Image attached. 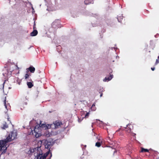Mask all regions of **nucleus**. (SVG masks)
I'll list each match as a JSON object with an SVG mask.
<instances>
[{
	"instance_id": "f257e3e1",
	"label": "nucleus",
	"mask_w": 159,
	"mask_h": 159,
	"mask_svg": "<svg viewBox=\"0 0 159 159\" xmlns=\"http://www.w3.org/2000/svg\"><path fill=\"white\" fill-rule=\"evenodd\" d=\"M33 150V153L35 157L34 159H46V157L50 154L49 157L47 159H50L52 157V154L50 151L47 152L43 154L42 151L41 149V146L37 147L32 149L31 152Z\"/></svg>"
},
{
	"instance_id": "f03ea898",
	"label": "nucleus",
	"mask_w": 159,
	"mask_h": 159,
	"mask_svg": "<svg viewBox=\"0 0 159 159\" xmlns=\"http://www.w3.org/2000/svg\"><path fill=\"white\" fill-rule=\"evenodd\" d=\"M17 134L16 132H12L9 134L8 136L4 140H0V151L1 150L4 151L7 150V143L10 142L16 138Z\"/></svg>"
},
{
	"instance_id": "7ed1b4c3",
	"label": "nucleus",
	"mask_w": 159,
	"mask_h": 159,
	"mask_svg": "<svg viewBox=\"0 0 159 159\" xmlns=\"http://www.w3.org/2000/svg\"><path fill=\"white\" fill-rule=\"evenodd\" d=\"M40 122L39 124L35 126L33 130L31 129V132H30V134L34 136L36 138H38L42 135L41 129L44 128L46 129L47 128L46 124H41V121Z\"/></svg>"
},
{
	"instance_id": "20e7f679",
	"label": "nucleus",
	"mask_w": 159,
	"mask_h": 159,
	"mask_svg": "<svg viewBox=\"0 0 159 159\" xmlns=\"http://www.w3.org/2000/svg\"><path fill=\"white\" fill-rule=\"evenodd\" d=\"M61 125H62V122L59 120H57L51 125V127L55 129L59 128Z\"/></svg>"
},
{
	"instance_id": "39448f33",
	"label": "nucleus",
	"mask_w": 159,
	"mask_h": 159,
	"mask_svg": "<svg viewBox=\"0 0 159 159\" xmlns=\"http://www.w3.org/2000/svg\"><path fill=\"white\" fill-rule=\"evenodd\" d=\"M47 143L45 145V148H47L50 149L52 145V144L51 142L48 141H47Z\"/></svg>"
},
{
	"instance_id": "423d86ee",
	"label": "nucleus",
	"mask_w": 159,
	"mask_h": 159,
	"mask_svg": "<svg viewBox=\"0 0 159 159\" xmlns=\"http://www.w3.org/2000/svg\"><path fill=\"white\" fill-rule=\"evenodd\" d=\"M98 140L99 141L97 142L95 144V146L98 147H100L102 143V141L100 139H99Z\"/></svg>"
},
{
	"instance_id": "0eeeda50",
	"label": "nucleus",
	"mask_w": 159,
	"mask_h": 159,
	"mask_svg": "<svg viewBox=\"0 0 159 159\" xmlns=\"http://www.w3.org/2000/svg\"><path fill=\"white\" fill-rule=\"evenodd\" d=\"M113 76V75H111L109 77H106L105 79H103V81L104 82L108 81L112 78Z\"/></svg>"
},
{
	"instance_id": "6e6552de",
	"label": "nucleus",
	"mask_w": 159,
	"mask_h": 159,
	"mask_svg": "<svg viewBox=\"0 0 159 159\" xmlns=\"http://www.w3.org/2000/svg\"><path fill=\"white\" fill-rule=\"evenodd\" d=\"M38 33V32L37 30H34L30 33V35L32 36H34L37 34Z\"/></svg>"
},
{
	"instance_id": "1a4fd4ad",
	"label": "nucleus",
	"mask_w": 159,
	"mask_h": 159,
	"mask_svg": "<svg viewBox=\"0 0 159 159\" xmlns=\"http://www.w3.org/2000/svg\"><path fill=\"white\" fill-rule=\"evenodd\" d=\"M28 69L32 73H34L35 70V68L32 66H30Z\"/></svg>"
},
{
	"instance_id": "9d476101",
	"label": "nucleus",
	"mask_w": 159,
	"mask_h": 159,
	"mask_svg": "<svg viewBox=\"0 0 159 159\" xmlns=\"http://www.w3.org/2000/svg\"><path fill=\"white\" fill-rule=\"evenodd\" d=\"M27 84L29 88H31L34 86L33 84L31 82H27Z\"/></svg>"
},
{
	"instance_id": "9b49d317",
	"label": "nucleus",
	"mask_w": 159,
	"mask_h": 159,
	"mask_svg": "<svg viewBox=\"0 0 159 159\" xmlns=\"http://www.w3.org/2000/svg\"><path fill=\"white\" fill-rule=\"evenodd\" d=\"M2 125H3L2 126V128L3 129H5V128H7L8 127V125L5 122H3Z\"/></svg>"
},
{
	"instance_id": "f8f14e48",
	"label": "nucleus",
	"mask_w": 159,
	"mask_h": 159,
	"mask_svg": "<svg viewBox=\"0 0 159 159\" xmlns=\"http://www.w3.org/2000/svg\"><path fill=\"white\" fill-rule=\"evenodd\" d=\"M131 125H130V124H128L127 125V127H128V128L126 130V131H127V132H128V133H129L131 132V129L130 128V126H131Z\"/></svg>"
},
{
	"instance_id": "ddd939ff",
	"label": "nucleus",
	"mask_w": 159,
	"mask_h": 159,
	"mask_svg": "<svg viewBox=\"0 0 159 159\" xmlns=\"http://www.w3.org/2000/svg\"><path fill=\"white\" fill-rule=\"evenodd\" d=\"M90 108L92 111H93L96 110V108L95 107V103L92 105Z\"/></svg>"
},
{
	"instance_id": "4468645a",
	"label": "nucleus",
	"mask_w": 159,
	"mask_h": 159,
	"mask_svg": "<svg viewBox=\"0 0 159 159\" xmlns=\"http://www.w3.org/2000/svg\"><path fill=\"white\" fill-rule=\"evenodd\" d=\"M141 152H148V150L146 149H144L143 148H141Z\"/></svg>"
},
{
	"instance_id": "2eb2a0df",
	"label": "nucleus",
	"mask_w": 159,
	"mask_h": 159,
	"mask_svg": "<svg viewBox=\"0 0 159 159\" xmlns=\"http://www.w3.org/2000/svg\"><path fill=\"white\" fill-rule=\"evenodd\" d=\"M123 16H118L117 18L119 22H120L121 21V19H123Z\"/></svg>"
},
{
	"instance_id": "dca6fc26",
	"label": "nucleus",
	"mask_w": 159,
	"mask_h": 159,
	"mask_svg": "<svg viewBox=\"0 0 159 159\" xmlns=\"http://www.w3.org/2000/svg\"><path fill=\"white\" fill-rule=\"evenodd\" d=\"M57 21H58V22L59 23L60 22V20H58V19H57V20H55V21H54L52 23V25H56V23H57Z\"/></svg>"
},
{
	"instance_id": "f3484780",
	"label": "nucleus",
	"mask_w": 159,
	"mask_h": 159,
	"mask_svg": "<svg viewBox=\"0 0 159 159\" xmlns=\"http://www.w3.org/2000/svg\"><path fill=\"white\" fill-rule=\"evenodd\" d=\"M29 72V71H27V73L26 74H25V79H27V78H28L29 76V75L27 73Z\"/></svg>"
},
{
	"instance_id": "a211bd4d",
	"label": "nucleus",
	"mask_w": 159,
	"mask_h": 159,
	"mask_svg": "<svg viewBox=\"0 0 159 159\" xmlns=\"http://www.w3.org/2000/svg\"><path fill=\"white\" fill-rule=\"evenodd\" d=\"M104 91V90L103 88L102 87H100V88L99 93H100V92H103Z\"/></svg>"
},
{
	"instance_id": "6ab92c4d",
	"label": "nucleus",
	"mask_w": 159,
	"mask_h": 159,
	"mask_svg": "<svg viewBox=\"0 0 159 159\" xmlns=\"http://www.w3.org/2000/svg\"><path fill=\"white\" fill-rule=\"evenodd\" d=\"M89 112H87L86 114L85 115L84 117L85 118H88L89 117Z\"/></svg>"
},
{
	"instance_id": "aec40b11",
	"label": "nucleus",
	"mask_w": 159,
	"mask_h": 159,
	"mask_svg": "<svg viewBox=\"0 0 159 159\" xmlns=\"http://www.w3.org/2000/svg\"><path fill=\"white\" fill-rule=\"evenodd\" d=\"M159 62V61L158 59H157L155 63L156 64H157Z\"/></svg>"
},
{
	"instance_id": "412c9836",
	"label": "nucleus",
	"mask_w": 159,
	"mask_h": 159,
	"mask_svg": "<svg viewBox=\"0 0 159 159\" xmlns=\"http://www.w3.org/2000/svg\"><path fill=\"white\" fill-rule=\"evenodd\" d=\"M5 83V81L3 82V83L2 84V88L3 89L4 88V84Z\"/></svg>"
},
{
	"instance_id": "4be33fe9",
	"label": "nucleus",
	"mask_w": 159,
	"mask_h": 159,
	"mask_svg": "<svg viewBox=\"0 0 159 159\" xmlns=\"http://www.w3.org/2000/svg\"><path fill=\"white\" fill-rule=\"evenodd\" d=\"M84 3H85V4H87H87H89V2H88V3H86V1H84Z\"/></svg>"
},
{
	"instance_id": "5701e85b",
	"label": "nucleus",
	"mask_w": 159,
	"mask_h": 159,
	"mask_svg": "<svg viewBox=\"0 0 159 159\" xmlns=\"http://www.w3.org/2000/svg\"><path fill=\"white\" fill-rule=\"evenodd\" d=\"M151 70H152L153 71V70H154V69H155V68H154V67H153V68H151Z\"/></svg>"
},
{
	"instance_id": "b1692460",
	"label": "nucleus",
	"mask_w": 159,
	"mask_h": 159,
	"mask_svg": "<svg viewBox=\"0 0 159 159\" xmlns=\"http://www.w3.org/2000/svg\"><path fill=\"white\" fill-rule=\"evenodd\" d=\"M7 65H5V66H4V68H7Z\"/></svg>"
},
{
	"instance_id": "393cba45",
	"label": "nucleus",
	"mask_w": 159,
	"mask_h": 159,
	"mask_svg": "<svg viewBox=\"0 0 159 159\" xmlns=\"http://www.w3.org/2000/svg\"><path fill=\"white\" fill-rule=\"evenodd\" d=\"M102 94H103V93H102V92H101V93L100 95V97H102Z\"/></svg>"
},
{
	"instance_id": "a878e982",
	"label": "nucleus",
	"mask_w": 159,
	"mask_h": 159,
	"mask_svg": "<svg viewBox=\"0 0 159 159\" xmlns=\"http://www.w3.org/2000/svg\"><path fill=\"white\" fill-rule=\"evenodd\" d=\"M10 61H11V60L10 59H9L8 60L7 62L8 63H9V62H10Z\"/></svg>"
},
{
	"instance_id": "bb28decb",
	"label": "nucleus",
	"mask_w": 159,
	"mask_h": 159,
	"mask_svg": "<svg viewBox=\"0 0 159 159\" xmlns=\"http://www.w3.org/2000/svg\"><path fill=\"white\" fill-rule=\"evenodd\" d=\"M158 58L159 59V56H158Z\"/></svg>"
},
{
	"instance_id": "cd10ccee",
	"label": "nucleus",
	"mask_w": 159,
	"mask_h": 159,
	"mask_svg": "<svg viewBox=\"0 0 159 159\" xmlns=\"http://www.w3.org/2000/svg\"><path fill=\"white\" fill-rule=\"evenodd\" d=\"M49 136H47V137H49Z\"/></svg>"
},
{
	"instance_id": "c85d7f7f",
	"label": "nucleus",
	"mask_w": 159,
	"mask_h": 159,
	"mask_svg": "<svg viewBox=\"0 0 159 159\" xmlns=\"http://www.w3.org/2000/svg\"><path fill=\"white\" fill-rule=\"evenodd\" d=\"M134 134V135H135L136 134Z\"/></svg>"
},
{
	"instance_id": "c756f323",
	"label": "nucleus",
	"mask_w": 159,
	"mask_h": 159,
	"mask_svg": "<svg viewBox=\"0 0 159 159\" xmlns=\"http://www.w3.org/2000/svg\"><path fill=\"white\" fill-rule=\"evenodd\" d=\"M98 121H99V122H100V120H98Z\"/></svg>"
},
{
	"instance_id": "7c9ffc66",
	"label": "nucleus",
	"mask_w": 159,
	"mask_h": 159,
	"mask_svg": "<svg viewBox=\"0 0 159 159\" xmlns=\"http://www.w3.org/2000/svg\"><path fill=\"white\" fill-rule=\"evenodd\" d=\"M95 133H94V135L95 136Z\"/></svg>"
}]
</instances>
